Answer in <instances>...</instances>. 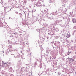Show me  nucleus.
I'll return each mask as SVG.
<instances>
[{
	"label": "nucleus",
	"instance_id": "nucleus-8",
	"mask_svg": "<svg viewBox=\"0 0 76 76\" xmlns=\"http://www.w3.org/2000/svg\"><path fill=\"white\" fill-rule=\"evenodd\" d=\"M1 0V1H2H2H3V0Z\"/></svg>",
	"mask_w": 76,
	"mask_h": 76
},
{
	"label": "nucleus",
	"instance_id": "nucleus-4",
	"mask_svg": "<svg viewBox=\"0 0 76 76\" xmlns=\"http://www.w3.org/2000/svg\"><path fill=\"white\" fill-rule=\"evenodd\" d=\"M70 60L72 62H73V61H74V59H73V58H71L70 59Z\"/></svg>",
	"mask_w": 76,
	"mask_h": 76
},
{
	"label": "nucleus",
	"instance_id": "nucleus-2",
	"mask_svg": "<svg viewBox=\"0 0 76 76\" xmlns=\"http://www.w3.org/2000/svg\"><path fill=\"white\" fill-rule=\"evenodd\" d=\"M70 34H68L66 36V37L67 38H70Z\"/></svg>",
	"mask_w": 76,
	"mask_h": 76
},
{
	"label": "nucleus",
	"instance_id": "nucleus-3",
	"mask_svg": "<svg viewBox=\"0 0 76 76\" xmlns=\"http://www.w3.org/2000/svg\"><path fill=\"white\" fill-rule=\"evenodd\" d=\"M37 4V6H41V3L40 2H38Z\"/></svg>",
	"mask_w": 76,
	"mask_h": 76
},
{
	"label": "nucleus",
	"instance_id": "nucleus-7",
	"mask_svg": "<svg viewBox=\"0 0 76 76\" xmlns=\"http://www.w3.org/2000/svg\"><path fill=\"white\" fill-rule=\"evenodd\" d=\"M74 29H76V26H75L74 27Z\"/></svg>",
	"mask_w": 76,
	"mask_h": 76
},
{
	"label": "nucleus",
	"instance_id": "nucleus-6",
	"mask_svg": "<svg viewBox=\"0 0 76 76\" xmlns=\"http://www.w3.org/2000/svg\"><path fill=\"white\" fill-rule=\"evenodd\" d=\"M45 11L47 12H48V10L47 9H45Z\"/></svg>",
	"mask_w": 76,
	"mask_h": 76
},
{
	"label": "nucleus",
	"instance_id": "nucleus-10",
	"mask_svg": "<svg viewBox=\"0 0 76 76\" xmlns=\"http://www.w3.org/2000/svg\"><path fill=\"white\" fill-rule=\"evenodd\" d=\"M31 1H33V0H31Z\"/></svg>",
	"mask_w": 76,
	"mask_h": 76
},
{
	"label": "nucleus",
	"instance_id": "nucleus-9",
	"mask_svg": "<svg viewBox=\"0 0 76 76\" xmlns=\"http://www.w3.org/2000/svg\"><path fill=\"white\" fill-rule=\"evenodd\" d=\"M66 41H67V39H66Z\"/></svg>",
	"mask_w": 76,
	"mask_h": 76
},
{
	"label": "nucleus",
	"instance_id": "nucleus-11",
	"mask_svg": "<svg viewBox=\"0 0 76 76\" xmlns=\"http://www.w3.org/2000/svg\"><path fill=\"white\" fill-rule=\"evenodd\" d=\"M12 76L11 75V76Z\"/></svg>",
	"mask_w": 76,
	"mask_h": 76
},
{
	"label": "nucleus",
	"instance_id": "nucleus-5",
	"mask_svg": "<svg viewBox=\"0 0 76 76\" xmlns=\"http://www.w3.org/2000/svg\"><path fill=\"white\" fill-rule=\"evenodd\" d=\"M73 23H74L75 22L76 23V20H75V19H73Z\"/></svg>",
	"mask_w": 76,
	"mask_h": 76
},
{
	"label": "nucleus",
	"instance_id": "nucleus-1",
	"mask_svg": "<svg viewBox=\"0 0 76 76\" xmlns=\"http://www.w3.org/2000/svg\"><path fill=\"white\" fill-rule=\"evenodd\" d=\"M3 24L1 22L0 23V27H3Z\"/></svg>",
	"mask_w": 76,
	"mask_h": 76
}]
</instances>
